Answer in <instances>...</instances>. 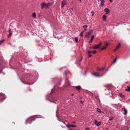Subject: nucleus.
I'll list each match as a JSON object with an SVG mask.
<instances>
[{
	"label": "nucleus",
	"mask_w": 130,
	"mask_h": 130,
	"mask_svg": "<svg viewBox=\"0 0 130 130\" xmlns=\"http://www.w3.org/2000/svg\"><path fill=\"white\" fill-rule=\"evenodd\" d=\"M82 0H79V3H81Z\"/></svg>",
	"instance_id": "nucleus-39"
},
{
	"label": "nucleus",
	"mask_w": 130,
	"mask_h": 130,
	"mask_svg": "<svg viewBox=\"0 0 130 130\" xmlns=\"http://www.w3.org/2000/svg\"><path fill=\"white\" fill-rule=\"evenodd\" d=\"M67 127H69V128H70V127H72V125H71V124H68V125H67Z\"/></svg>",
	"instance_id": "nucleus-27"
},
{
	"label": "nucleus",
	"mask_w": 130,
	"mask_h": 130,
	"mask_svg": "<svg viewBox=\"0 0 130 130\" xmlns=\"http://www.w3.org/2000/svg\"><path fill=\"white\" fill-rule=\"evenodd\" d=\"M73 123H75V122H73Z\"/></svg>",
	"instance_id": "nucleus-45"
},
{
	"label": "nucleus",
	"mask_w": 130,
	"mask_h": 130,
	"mask_svg": "<svg viewBox=\"0 0 130 130\" xmlns=\"http://www.w3.org/2000/svg\"><path fill=\"white\" fill-rule=\"evenodd\" d=\"M101 124V122H98V124H96L97 126H99Z\"/></svg>",
	"instance_id": "nucleus-25"
},
{
	"label": "nucleus",
	"mask_w": 130,
	"mask_h": 130,
	"mask_svg": "<svg viewBox=\"0 0 130 130\" xmlns=\"http://www.w3.org/2000/svg\"><path fill=\"white\" fill-rule=\"evenodd\" d=\"M45 7H46V4L45 3H43L41 5V9H44V8H45Z\"/></svg>",
	"instance_id": "nucleus-9"
},
{
	"label": "nucleus",
	"mask_w": 130,
	"mask_h": 130,
	"mask_svg": "<svg viewBox=\"0 0 130 130\" xmlns=\"http://www.w3.org/2000/svg\"><path fill=\"white\" fill-rule=\"evenodd\" d=\"M35 120V117H31L30 118H29L27 121H26V123H31V122H32V121Z\"/></svg>",
	"instance_id": "nucleus-1"
},
{
	"label": "nucleus",
	"mask_w": 130,
	"mask_h": 130,
	"mask_svg": "<svg viewBox=\"0 0 130 130\" xmlns=\"http://www.w3.org/2000/svg\"><path fill=\"white\" fill-rule=\"evenodd\" d=\"M120 47V43H119L118 45L116 46V48L114 50V51H116L117 49H119Z\"/></svg>",
	"instance_id": "nucleus-10"
},
{
	"label": "nucleus",
	"mask_w": 130,
	"mask_h": 130,
	"mask_svg": "<svg viewBox=\"0 0 130 130\" xmlns=\"http://www.w3.org/2000/svg\"><path fill=\"white\" fill-rule=\"evenodd\" d=\"M106 46H104L101 49V50H104V49H106Z\"/></svg>",
	"instance_id": "nucleus-24"
},
{
	"label": "nucleus",
	"mask_w": 130,
	"mask_h": 130,
	"mask_svg": "<svg viewBox=\"0 0 130 130\" xmlns=\"http://www.w3.org/2000/svg\"><path fill=\"white\" fill-rule=\"evenodd\" d=\"M91 16H94V12L93 11L91 12Z\"/></svg>",
	"instance_id": "nucleus-37"
},
{
	"label": "nucleus",
	"mask_w": 130,
	"mask_h": 130,
	"mask_svg": "<svg viewBox=\"0 0 130 130\" xmlns=\"http://www.w3.org/2000/svg\"><path fill=\"white\" fill-rule=\"evenodd\" d=\"M93 34V30L91 29L89 30V31L85 35V37L86 38H89L90 37V36L91 35V34Z\"/></svg>",
	"instance_id": "nucleus-2"
},
{
	"label": "nucleus",
	"mask_w": 130,
	"mask_h": 130,
	"mask_svg": "<svg viewBox=\"0 0 130 130\" xmlns=\"http://www.w3.org/2000/svg\"><path fill=\"white\" fill-rule=\"evenodd\" d=\"M12 32L9 33V35H8V37H11V36H12Z\"/></svg>",
	"instance_id": "nucleus-31"
},
{
	"label": "nucleus",
	"mask_w": 130,
	"mask_h": 130,
	"mask_svg": "<svg viewBox=\"0 0 130 130\" xmlns=\"http://www.w3.org/2000/svg\"><path fill=\"white\" fill-rule=\"evenodd\" d=\"M75 88L78 91H80L82 88L81 87V86H75Z\"/></svg>",
	"instance_id": "nucleus-11"
},
{
	"label": "nucleus",
	"mask_w": 130,
	"mask_h": 130,
	"mask_svg": "<svg viewBox=\"0 0 130 130\" xmlns=\"http://www.w3.org/2000/svg\"><path fill=\"white\" fill-rule=\"evenodd\" d=\"M96 110L98 112H99V113H102V111H101V110L98 108H96Z\"/></svg>",
	"instance_id": "nucleus-19"
},
{
	"label": "nucleus",
	"mask_w": 130,
	"mask_h": 130,
	"mask_svg": "<svg viewBox=\"0 0 130 130\" xmlns=\"http://www.w3.org/2000/svg\"><path fill=\"white\" fill-rule=\"evenodd\" d=\"M100 1H101V6L102 7H103V6H104V4L105 3V1L104 0H100Z\"/></svg>",
	"instance_id": "nucleus-13"
},
{
	"label": "nucleus",
	"mask_w": 130,
	"mask_h": 130,
	"mask_svg": "<svg viewBox=\"0 0 130 130\" xmlns=\"http://www.w3.org/2000/svg\"><path fill=\"white\" fill-rule=\"evenodd\" d=\"M125 91H127V92H130V87L127 86V88L125 89Z\"/></svg>",
	"instance_id": "nucleus-21"
},
{
	"label": "nucleus",
	"mask_w": 130,
	"mask_h": 130,
	"mask_svg": "<svg viewBox=\"0 0 130 130\" xmlns=\"http://www.w3.org/2000/svg\"><path fill=\"white\" fill-rule=\"evenodd\" d=\"M0 44H1V41H0Z\"/></svg>",
	"instance_id": "nucleus-46"
},
{
	"label": "nucleus",
	"mask_w": 130,
	"mask_h": 130,
	"mask_svg": "<svg viewBox=\"0 0 130 130\" xmlns=\"http://www.w3.org/2000/svg\"><path fill=\"white\" fill-rule=\"evenodd\" d=\"M101 44H102V43H101L99 44L93 46L92 47L93 49H97L98 48H100V46H101Z\"/></svg>",
	"instance_id": "nucleus-3"
},
{
	"label": "nucleus",
	"mask_w": 130,
	"mask_h": 130,
	"mask_svg": "<svg viewBox=\"0 0 130 130\" xmlns=\"http://www.w3.org/2000/svg\"><path fill=\"white\" fill-rule=\"evenodd\" d=\"M71 10L73 11V8H72V9H71Z\"/></svg>",
	"instance_id": "nucleus-43"
},
{
	"label": "nucleus",
	"mask_w": 130,
	"mask_h": 130,
	"mask_svg": "<svg viewBox=\"0 0 130 130\" xmlns=\"http://www.w3.org/2000/svg\"><path fill=\"white\" fill-rule=\"evenodd\" d=\"M83 27L84 29V32H85V31H86L87 30V28H88V25H83Z\"/></svg>",
	"instance_id": "nucleus-17"
},
{
	"label": "nucleus",
	"mask_w": 130,
	"mask_h": 130,
	"mask_svg": "<svg viewBox=\"0 0 130 130\" xmlns=\"http://www.w3.org/2000/svg\"><path fill=\"white\" fill-rule=\"evenodd\" d=\"M72 96H74V94H72Z\"/></svg>",
	"instance_id": "nucleus-42"
},
{
	"label": "nucleus",
	"mask_w": 130,
	"mask_h": 130,
	"mask_svg": "<svg viewBox=\"0 0 130 130\" xmlns=\"http://www.w3.org/2000/svg\"><path fill=\"white\" fill-rule=\"evenodd\" d=\"M92 75L93 76H95V77H102V75H100V73L97 72L93 73Z\"/></svg>",
	"instance_id": "nucleus-5"
},
{
	"label": "nucleus",
	"mask_w": 130,
	"mask_h": 130,
	"mask_svg": "<svg viewBox=\"0 0 130 130\" xmlns=\"http://www.w3.org/2000/svg\"><path fill=\"white\" fill-rule=\"evenodd\" d=\"M9 33H12V31H11V29L9 28V30H8Z\"/></svg>",
	"instance_id": "nucleus-36"
},
{
	"label": "nucleus",
	"mask_w": 130,
	"mask_h": 130,
	"mask_svg": "<svg viewBox=\"0 0 130 130\" xmlns=\"http://www.w3.org/2000/svg\"><path fill=\"white\" fill-rule=\"evenodd\" d=\"M96 52H97V51H92V53H93V54H95V53H96Z\"/></svg>",
	"instance_id": "nucleus-35"
},
{
	"label": "nucleus",
	"mask_w": 130,
	"mask_h": 130,
	"mask_svg": "<svg viewBox=\"0 0 130 130\" xmlns=\"http://www.w3.org/2000/svg\"><path fill=\"white\" fill-rule=\"evenodd\" d=\"M86 130H89V129H88V128H87Z\"/></svg>",
	"instance_id": "nucleus-44"
},
{
	"label": "nucleus",
	"mask_w": 130,
	"mask_h": 130,
	"mask_svg": "<svg viewBox=\"0 0 130 130\" xmlns=\"http://www.w3.org/2000/svg\"><path fill=\"white\" fill-rule=\"evenodd\" d=\"M32 17L34 18H36V13H32Z\"/></svg>",
	"instance_id": "nucleus-22"
},
{
	"label": "nucleus",
	"mask_w": 130,
	"mask_h": 130,
	"mask_svg": "<svg viewBox=\"0 0 130 130\" xmlns=\"http://www.w3.org/2000/svg\"><path fill=\"white\" fill-rule=\"evenodd\" d=\"M75 42H76V43H78V38H75Z\"/></svg>",
	"instance_id": "nucleus-26"
},
{
	"label": "nucleus",
	"mask_w": 130,
	"mask_h": 130,
	"mask_svg": "<svg viewBox=\"0 0 130 130\" xmlns=\"http://www.w3.org/2000/svg\"><path fill=\"white\" fill-rule=\"evenodd\" d=\"M119 96H120V97H123V95L121 93H120Z\"/></svg>",
	"instance_id": "nucleus-32"
},
{
	"label": "nucleus",
	"mask_w": 130,
	"mask_h": 130,
	"mask_svg": "<svg viewBox=\"0 0 130 130\" xmlns=\"http://www.w3.org/2000/svg\"><path fill=\"white\" fill-rule=\"evenodd\" d=\"M122 110L124 111V114L126 115V114H127V110L125 108H122Z\"/></svg>",
	"instance_id": "nucleus-8"
},
{
	"label": "nucleus",
	"mask_w": 130,
	"mask_h": 130,
	"mask_svg": "<svg viewBox=\"0 0 130 130\" xmlns=\"http://www.w3.org/2000/svg\"><path fill=\"white\" fill-rule=\"evenodd\" d=\"M67 5V0H63L61 3V8L62 9L64 6Z\"/></svg>",
	"instance_id": "nucleus-4"
},
{
	"label": "nucleus",
	"mask_w": 130,
	"mask_h": 130,
	"mask_svg": "<svg viewBox=\"0 0 130 130\" xmlns=\"http://www.w3.org/2000/svg\"><path fill=\"white\" fill-rule=\"evenodd\" d=\"M77 125H71V127H76Z\"/></svg>",
	"instance_id": "nucleus-33"
},
{
	"label": "nucleus",
	"mask_w": 130,
	"mask_h": 130,
	"mask_svg": "<svg viewBox=\"0 0 130 130\" xmlns=\"http://www.w3.org/2000/svg\"><path fill=\"white\" fill-rule=\"evenodd\" d=\"M81 103L82 104H83V101H81Z\"/></svg>",
	"instance_id": "nucleus-40"
},
{
	"label": "nucleus",
	"mask_w": 130,
	"mask_h": 130,
	"mask_svg": "<svg viewBox=\"0 0 130 130\" xmlns=\"http://www.w3.org/2000/svg\"><path fill=\"white\" fill-rule=\"evenodd\" d=\"M106 46V47H107V46H108V43H106V46Z\"/></svg>",
	"instance_id": "nucleus-38"
},
{
	"label": "nucleus",
	"mask_w": 130,
	"mask_h": 130,
	"mask_svg": "<svg viewBox=\"0 0 130 130\" xmlns=\"http://www.w3.org/2000/svg\"><path fill=\"white\" fill-rule=\"evenodd\" d=\"M94 123H95V124H96L97 125V124L98 123V121H97V120H94Z\"/></svg>",
	"instance_id": "nucleus-28"
},
{
	"label": "nucleus",
	"mask_w": 130,
	"mask_h": 130,
	"mask_svg": "<svg viewBox=\"0 0 130 130\" xmlns=\"http://www.w3.org/2000/svg\"><path fill=\"white\" fill-rule=\"evenodd\" d=\"M104 70H105V68L104 67H103L102 68H98V71H99L100 72H103Z\"/></svg>",
	"instance_id": "nucleus-14"
},
{
	"label": "nucleus",
	"mask_w": 130,
	"mask_h": 130,
	"mask_svg": "<svg viewBox=\"0 0 130 130\" xmlns=\"http://www.w3.org/2000/svg\"><path fill=\"white\" fill-rule=\"evenodd\" d=\"M94 38H95V37L94 36H92L91 37V39H90V41H89L90 43H92V42L93 41V39H94Z\"/></svg>",
	"instance_id": "nucleus-16"
},
{
	"label": "nucleus",
	"mask_w": 130,
	"mask_h": 130,
	"mask_svg": "<svg viewBox=\"0 0 130 130\" xmlns=\"http://www.w3.org/2000/svg\"><path fill=\"white\" fill-rule=\"evenodd\" d=\"M107 18V17L106 16V15H104L103 16V18L104 19V21H106V18Z\"/></svg>",
	"instance_id": "nucleus-20"
},
{
	"label": "nucleus",
	"mask_w": 130,
	"mask_h": 130,
	"mask_svg": "<svg viewBox=\"0 0 130 130\" xmlns=\"http://www.w3.org/2000/svg\"><path fill=\"white\" fill-rule=\"evenodd\" d=\"M91 53H92L91 51H88V55L89 57H91L92 56V55L91 54Z\"/></svg>",
	"instance_id": "nucleus-15"
},
{
	"label": "nucleus",
	"mask_w": 130,
	"mask_h": 130,
	"mask_svg": "<svg viewBox=\"0 0 130 130\" xmlns=\"http://www.w3.org/2000/svg\"><path fill=\"white\" fill-rule=\"evenodd\" d=\"M110 3H112V0H109Z\"/></svg>",
	"instance_id": "nucleus-41"
},
{
	"label": "nucleus",
	"mask_w": 130,
	"mask_h": 130,
	"mask_svg": "<svg viewBox=\"0 0 130 130\" xmlns=\"http://www.w3.org/2000/svg\"><path fill=\"white\" fill-rule=\"evenodd\" d=\"M53 5V3H49L47 4H46V7L48 8V7H50V5Z\"/></svg>",
	"instance_id": "nucleus-12"
},
{
	"label": "nucleus",
	"mask_w": 130,
	"mask_h": 130,
	"mask_svg": "<svg viewBox=\"0 0 130 130\" xmlns=\"http://www.w3.org/2000/svg\"><path fill=\"white\" fill-rule=\"evenodd\" d=\"M104 11L106 12V15H108L110 13V10L108 8L105 9Z\"/></svg>",
	"instance_id": "nucleus-6"
},
{
	"label": "nucleus",
	"mask_w": 130,
	"mask_h": 130,
	"mask_svg": "<svg viewBox=\"0 0 130 130\" xmlns=\"http://www.w3.org/2000/svg\"><path fill=\"white\" fill-rule=\"evenodd\" d=\"M1 99L2 100H4L6 98V95H5V94H4L3 93H1Z\"/></svg>",
	"instance_id": "nucleus-7"
},
{
	"label": "nucleus",
	"mask_w": 130,
	"mask_h": 130,
	"mask_svg": "<svg viewBox=\"0 0 130 130\" xmlns=\"http://www.w3.org/2000/svg\"><path fill=\"white\" fill-rule=\"evenodd\" d=\"M117 60V57H116L114 59V63H115V62H116V61Z\"/></svg>",
	"instance_id": "nucleus-29"
},
{
	"label": "nucleus",
	"mask_w": 130,
	"mask_h": 130,
	"mask_svg": "<svg viewBox=\"0 0 130 130\" xmlns=\"http://www.w3.org/2000/svg\"><path fill=\"white\" fill-rule=\"evenodd\" d=\"M82 59H83V57L82 56H79L78 59V61H82Z\"/></svg>",
	"instance_id": "nucleus-18"
},
{
	"label": "nucleus",
	"mask_w": 130,
	"mask_h": 130,
	"mask_svg": "<svg viewBox=\"0 0 130 130\" xmlns=\"http://www.w3.org/2000/svg\"><path fill=\"white\" fill-rule=\"evenodd\" d=\"M84 32H85V31H82V32L80 33V36H81V37H83Z\"/></svg>",
	"instance_id": "nucleus-23"
},
{
	"label": "nucleus",
	"mask_w": 130,
	"mask_h": 130,
	"mask_svg": "<svg viewBox=\"0 0 130 130\" xmlns=\"http://www.w3.org/2000/svg\"><path fill=\"white\" fill-rule=\"evenodd\" d=\"M5 40H3L1 41V44H2V43H4V42L5 41Z\"/></svg>",
	"instance_id": "nucleus-34"
},
{
	"label": "nucleus",
	"mask_w": 130,
	"mask_h": 130,
	"mask_svg": "<svg viewBox=\"0 0 130 130\" xmlns=\"http://www.w3.org/2000/svg\"><path fill=\"white\" fill-rule=\"evenodd\" d=\"M113 119V117H109V120H112Z\"/></svg>",
	"instance_id": "nucleus-30"
}]
</instances>
